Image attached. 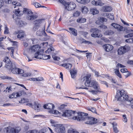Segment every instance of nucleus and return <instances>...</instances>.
Segmentation results:
<instances>
[{
    "label": "nucleus",
    "mask_w": 133,
    "mask_h": 133,
    "mask_svg": "<svg viewBox=\"0 0 133 133\" xmlns=\"http://www.w3.org/2000/svg\"><path fill=\"white\" fill-rule=\"evenodd\" d=\"M88 114L84 112H79L78 113V116H75L73 117L74 119H77L79 121H85V123L87 124H92L96 123L97 120L93 117H87Z\"/></svg>",
    "instance_id": "1"
},
{
    "label": "nucleus",
    "mask_w": 133,
    "mask_h": 133,
    "mask_svg": "<svg viewBox=\"0 0 133 133\" xmlns=\"http://www.w3.org/2000/svg\"><path fill=\"white\" fill-rule=\"evenodd\" d=\"M82 82H84L85 86L92 87L94 89H96L97 91L101 92V90L98 83L94 81H91L90 75H88L84 77L82 79Z\"/></svg>",
    "instance_id": "2"
},
{
    "label": "nucleus",
    "mask_w": 133,
    "mask_h": 133,
    "mask_svg": "<svg viewBox=\"0 0 133 133\" xmlns=\"http://www.w3.org/2000/svg\"><path fill=\"white\" fill-rule=\"evenodd\" d=\"M115 98L118 101H123L128 100V96L126 94L124 90H118L117 91Z\"/></svg>",
    "instance_id": "3"
},
{
    "label": "nucleus",
    "mask_w": 133,
    "mask_h": 133,
    "mask_svg": "<svg viewBox=\"0 0 133 133\" xmlns=\"http://www.w3.org/2000/svg\"><path fill=\"white\" fill-rule=\"evenodd\" d=\"M58 2L64 5L65 9L68 11L74 10L76 7L75 3L73 2H66L64 0H57Z\"/></svg>",
    "instance_id": "4"
},
{
    "label": "nucleus",
    "mask_w": 133,
    "mask_h": 133,
    "mask_svg": "<svg viewBox=\"0 0 133 133\" xmlns=\"http://www.w3.org/2000/svg\"><path fill=\"white\" fill-rule=\"evenodd\" d=\"M23 13L27 14L26 19L29 20H33L37 17V16L33 14V12L30 10L24 8L23 11Z\"/></svg>",
    "instance_id": "5"
},
{
    "label": "nucleus",
    "mask_w": 133,
    "mask_h": 133,
    "mask_svg": "<svg viewBox=\"0 0 133 133\" xmlns=\"http://www.w3.org/2000/svg\"><path fill=\"white\" fill-rule=\"evenodd\" d=\"M44 50L41 49L37 53H35V58H36L42 59H48L50 58L49 55H43Z\"/></svg>",
    "instance_id": "6"
},
{
    "label": "nucleus",
    "mask_w": 133,
    "mask_h": 133,
    "mask_svg": "<svg viewBox=\"0 0 133 133\" xmlns=\"http://www.w3.org/2000/svg\"><path fill=\"white\" fill-rule=\"evenodd\" d=\"M8 69H11L12 72L14 74H22L24 73L23 70L16 67L15 64L13 63Z\"/></svg>",
    "instance_id": "7"
},
{
    "label": "nucleus",
    "mask_w": 133,
    "mask_h": 133,
    "mask_svg": "<svg viewBox=\"0 0 133 133\" xmlns=\"http://www.w3.org/2000/svg\"><path fill=\"white\" fill-rule=\"evenodd\" d=\"M19 127H17L15 128L10 127L5 128L4 129V131L8 133H18L21 130Z\"/></svg>",
    "instance_id": "8"
},
{
    "label": "nucleus",
    "mask_w": 133,
    "mask_h": 133,
    "mask_svg": "<svg viewBox=\"0 0 133 133\" xmlns=\"http://www.w3.org/2000/svg\"><path fill=\"white\" fill-rule=\"evenodd\" d=\"M130 49V47L128 45H125L121 46L118 50V54L121 55L129 51Z\"/></svg>",
    "instance_id": "9"
},
{
    "label": "nucleus",
    "mask_w": 133,
    "mask_h": 133,
    "mask_svg": "<svg viewBox=\"0 0 133 133\" xmlns=\"http://www.w3.org/2000/svg\"><path fill=\"white\" fill-rule=\"evenodd\" d=\"M90 32L92 33L91 34V36L93 37H101L102 36L100 31L97 29H91Z\"/></svg>",
    "instance_id": "10"
},
{
    "label": "nucleus",
    "mask_w": 133,
    "mask_h": 133,
    "mask_svg": "<svg viewBox=\"0 0 133 133\" xmlns=\"http://www.w3.org/2000/svg\"><path fill=\"white\" fill-rule=\"evenodd\" d=\"M52 126L57 127L55 129V131L58 133H64L65 131V128L62 124H53Z\"/></svg>",
    "instance_id": "11"
},
{
    "label": "nucleus",
    "mask_w": 133,
    "mask_h": 133,
    "mask_svg": "<svg viewBox=\"0 0 133 133\" xmlns=\"http://www.w3.org/2000/svg\"><path fill=\"white\" fill-rule=\"evenodd\" d=\"M3 61L5 63V67L7 68H10V67L13 63L10 61V59L7 57H5Z\"/></svg>",
    "instance_id": "12"
},
{
    "label": "nucleus",
    "mask_w": 133,
    "mask_h": 133,
    "mask_svg": "<svg viewBox=\"0 0 133 133\" xmlns=\"http://www.w3.org/2000/svg\"><path fill=\"white\" fill-rule=\"evenodd\" d=\"M34 109L35 110L37 111H39L41 110L42 107L41 105L37 102H35L34 103Z\"/></svg>",
    "instance_id": "13"
},
{
    "label": "nucleus",
    "mask_w": 133,
    "mask_h": 133,
    "mask_svg": "<svg viewBox=\"0 0 133 133\" xmlns=\"http://www.w3.org/2000/svg\"><path fill=\"white\" fill-rule=\"evenodd\" d=\"M111 25L115 29H117L118 31H123V27L115 23H112L111 24Z\"/></svg>",
    "instance_id": "14"
},
{
    "label": "nucleus",
    "mask_w": 133,
    "mask_h": 133,
    "mask_svg": "<svg viewBox=\"0 0 133 133\" xmlns=\"http://www.w3.org/2000/svg\"><path fill=\"white\" fill-rule=\"evenodd\" d=\"M73 111L70 110H66L63 112L62 115L63 116L69 117L72 115L73 114Z\"/></svg>",
    "instance_id": "15"
},
{
    "label": "nucleus",
    "mask_w": 133,
    "mask_h": 133,
    "mask_svg": "<svg viewBox=\"0 0 133 133\" xmlns=\"http://www.w3.org/2000/svg\"><path fill=\"white\" fill-rule=\"evenodd\" d=\"M103 47L104 49L107 52L113 49V46L109 44L104 45L103 46Z\"/></svg>",
    "instance_id": "16"
},
{
    "label": "nucleus",
    "mask_w": 133,
    "mask_h": 133,
    "mask_svg": "<svg viewBox=\"0 0 133 133\" xmlns=\"http://www.w3.org/2000/svg\"><path fill=\"white\" fill-rule=\"evenodd\" d=\"M41 47L38 45H34L32 46L30 48V50H31V51L32 52H34L36 51H38L36 53L40 50H39L40 49Z\"/></svg>",
    "instance_id": "17"
},
{
    "label": "nucleus",
    "mask_w": 133,
    "mask_h": 133,
    "mask_svg": "<svg viewBox=\"0 0 133 133\" xmlns=\"http://www.w3.org/2000/svg\"><path fill=\"white\" fill-rule=\"evenodd\" d=\"M77 70L76 69L74 68L70 70V73L71 77L72 78H75L77 75Z\"/></svg>",
    "instance_id": "18"
},
{
    "label": "nucleus",
    "mask_w": 133,
    "mask_h": 133,
    "mask_svg": "<svg viewBox=\"0 0 133 133\" xmlns=\"http://www.w3.org/2000/svg\"><path fill=\"white\" fill-rule=\"evenodd\" d=\"M43 107L45 109H53L54 107H55V106L52 104L49 103L47 104H46L44 105L43 106Z\"/></svg>",
    "instance_id": "19"
},
{
    "label": "nucleus",
    "mask_w": 133,
    "mask_h": 133,
    "mask_svg": "<svg viewBox=\"0 0 133 133\" xmlns=\"http://www.w3.org/2000/svg\"><path fill=\"white\" fill-rule=\"evenodd\" d=\"M69 30L70 31V33L73 35L76 36L77 35V31L75 29L71 28H69Z\"/></svg>",
    "instance_id": "20"
},
{
    "label": "nucleus",
    "mask_w": 133,
    "mask_h": 133,
    "mask_svg": "<svg viewBox=\"0 0 133 133\" xmlns=\"http://www.w3.org/2000/svg\"><path fill=\"white\" fill-rule=\"evenodd\" d=\"M62 66L68 69H70L72 66L71 64L69 63H66L62 64Z\"/></svg>",
    "instance_id": "21"
},
{
    "label": "nucleus",
    "mask_w": 133,
    "mask_h": 133,
    "mask_svg": "<svg viewBox=\"0 0 133 133\" xmlns=\"http://www.w3.org/2000/svg\"><path fill=\"white\" fill-rule=\"evenodd\" d=\"M19 34L17 36L18 38H22L25 36L24 31H20L19 32Z\"/></svg>",
    "instance_id": "22"
},
{
    "label": "nucleus",
    "mask_w": 133,
    "mask_h": 133,
    "mask_svg": "<svg viewBox=\"0 0 133 133\" xmlns=\"http://www.w3.org/2000/svg\"><path fill=\"white\" fill-rule=\"evenodd\" d=\"M90 11L94 15L98 14L99 13V11L96 8H92L90 9Z\"/></svg>",
    "instance_id": "23"
},
{
    "label": "nucleus",
    "mask_w": 133,
    "mask_h": 133,
    "mask_svg": "<svg viewBox=\"0 0 133 133\" xmlns=\"http://www.w3.org/2000/svg\"><path fill=\"white\" fill-rule=\"evenodd\" d=\"M54 52V49L53 47L48 48L45 51L46 53H50V54H52Z\"/></svg>",
    "instance_id": "24"
},
{
    "label": "nucleus",
    "mask_w": 133,
    "mask_h": 133,
    "mask_svg": "<svg viewBox=\"0 0 133 133\" xmlns=\"http://www.w3.org/2000/svg\"><path fill=\"white\" fill-rule=\"evenodd\" d=\"M115 73V74L119 77L120 78H122V76L119 71V69H115L114 70Z\"/></svg>",
    "instance_id": "25"
},
{
    "label": "nucleus",
    "mask_w": 133,
    "mask_h": 133,
    "mask_svg": "<svg viewBox=\"0 0 133 133\" xmlns=\"http://www.w3.org/2000/svg\"><path fill=\"white\" fill-rule=\"evenodd\" d=\"M86 19L84 18H79L77 20V22L79 23H84L86 22Z\"/></svg>",
    "instance_id": "26"
},
{
    "label": "nucleus",
    "mask_w": 133,
    "mask_h": 133,
    "mask_svg": "<svg viewBox=\"0 0 133 133\" xmlns=\"http://www.w3.org/2000/svg\"><path fill=\"white\" fill-rule=\"evenodd\" d=\"M117 124L116 123H114L113 124V131L114 133H118L119 131L118 130L116 126L117 125Z\"/></svg>",
    "instance_id": "27"
},
{
    "label": "nucleus",
    "mask_w": 133,
    "mask_h": 133,
    "mask_svg": "<svg viewBox=\"0 0 133 133\" xmlns=\"http://www.w3.org/2000/svg\"><path fill=\"white\" fill-rule=\"evenodd\" d=\"M82 11L83 14H86L88 11V9L86 6L82 7Z\"/></svg>",
    "instance_id": "28"
},
{
    "label": "nucleus",
    "mask_w": 133,
    "mask_h": 133,
    "mask_svg": "<svg viewBox=\"0 0 133 133\" xmlns=\"http://www.w3.org/2000/svg\"><path fill=\"white\" fill-rule=\"evenodd\" d=\"M114 34V32L111 30H107L105 31L104 34L106 35H112Z\"/></svg>",
    "instance_id": "29"
},
{
    "label": "nucleus",
    "mask_w": 133,
    "mask_h": 133,
    "mask_svg": "<svg viewBox=\"0 0 133 133\" xmlns=\"http://www.w3.org/2000/svg\"><path fill=\"white\" fill-rule=\"evenodd\" d=\"M106 16L107 17L109 18L111 20H113L114 19V16L113 14H106Z\"/></svg>",
    "instance_id": "30"
},
{
    "label": "nucleus",
    "mask_w": 133,
    "mask_h": 133,
    "mask_svg": "<svg viewBox=\"0 0 133 133\" xmlns=\"http://www.w3.org/2000/svg\"><path fill=\"white\" fill-rule=\"evenodd\" d=\"M87 109L89 111H91L92 112L96 113V109L94 108L89 107H88Z\"/></svg>",
    "instance_id": "31"
},
{
    "label": "nucleus",
    "mask_w": 133,
    "mask_h": 133,
    "mask_svg": "<svg viewBox=\"0 0 133 133\" xmlns=\"http://www.w3.org/2000/svg\"><path fill=\"white\" fill-rule=\"evenodd\" d=\"M68 133H78V132L72 128L69 129L68 130Z\"/></svg>",
    "instance_id": "32"
},
{
    "label": "nucleus",
    "mask_w": 133,
    "mask_h": 133,
    "mask_svg": "<svg viewBox=\"0 0 133 133\" xmlns=\"http://www.w3.org/2000/svg\"><path fill=\"white\" fill-rule=\"evenodd\" d=\"M52 55V57L54 60L59 61L60 59L59 57L55 55L54 54H53Z\"/></svg>",
    "instance_id": "33"
},
{
    "label": "nucleus",
    "mask_w": 133,
    "mask_h": 133,
    "mask_svg": "<svg viewBox=\"0 0 133 133\" xmlns=\"http://www.w3.org/2000/svg\"><path fill=\"white\" fill-rule=\"evenodd\" d=\"M50 112L52 114H56L57 116H60L61 115V113H60V112L56 110L50 111Z\"/></svg>",
    "instance_id": "34"
},
{
    "label": "nucleus",
    "mask_w": 133,
    "mask_h": 133,
    "mask_svg": "<svg viewBox=\"0 0 133 133\" xmlns=\"http://www.w3.org/2000/svg\"><path fill=\"white\" fill-rule=\"evenodd\" d=\"M43 30H41L40 29L37 31L36 32V35L38 36H42L43 35Z\"/></svg>",
    "instance_id": "35"
},
{
    "label": "nucleus",
    "mask_w": 133,
    "mask_h": 133,
    "mask_svg": "<svg viewBox=\"0 0 133 133\" xmlns=\"http://www.w3.org/2000/svg\"><path fill=\"white\" fill-rule=\"evenodd\" d=\"M29 102V99H28L23 98L22 99L21 101H19V103H24L25 102Z\"/></svg>",
    "instance_id": "36"
},
{
    "label": "nucleus",
    "mask_w": 133,
    "mask_h": 133,
    "mask_svg": "<svg viewBox=\"0 0 133 133\" xmlns=\"http://www.w3.org/2000/svg\"><path fill=\"white\" fill-rule=\"evenodd\" d=\"M112 9V8L110 6H106L105 11V12H109L111 11Z\"/></svg>",
    "instance_id": "37"
},
{
    "label": "nucleus",
    "mask_w": 133,
    "mask_h": 133,
    "mask_svg": "<svg viewBox=\"0 0 133 133\" xmlns=\"http://www.w3.org/2000/svg\"><path fill=\"white\" fill-rule=\"evenodd\" d=\"M47 130V129L46 128H44L43 129H41L38 132V133H45Z\"/></svg>",
    "instance_id": "38"
},
{
    "label": "nucleus",
    "mask_w": 133,
    "mask_h": 133,
    "mask_svg": "<svg viewBox=\"0 0 133 133\" xmlns=\"http://www.w3.org/2000/svg\"><path fill=\"white\" fill-rule=\"evenodd\" d=\"M38 131V130H29L26 132V133H36Z\"/></svg>",
    "instance_id": "39"
},
{
    "label": "nucleus",
    "mask_w": 133,
    "mask_h": 133,
    "mask_svg": "<svg viewBox=\"0 0 133 133\" xmlns=\"http://www.w3.org/2000/svg\"><path fill=\"white\" fill-rule=\"evenodd\" d=\"M76 1L78 2L83 4L87 3L85 0H76Z\"/></svg>",
    "instance_id": "40"
},
{
    "label": "nucleus",
    "mask_w": 133,
    "mask_h": 133,
    "mask_svg": "<svg viewBox=\"0 0 133 133\" xmlns=\"http://www.w3.org/2000/svg\"><path fill=\"white\" fill-rule=\"evenodd\" d=\"M5 30L4 32V34H8L9 33V29L6 25H5Z\"/></svg>",
    "instance_id": "41"
},
{
    "label": "nucleus",
    "mask_w": 133,
    "mask_h": 133,
    "mask_svg": "<svg viewBox=\"0 0 133 133\" xmlns=\"http://www.w3.org/2000/svg\"><path fill=\"white\" fill-rule=\"evenodd\" d=\"M33 4L36 8H39L41 6V4L38 3H34Z\"/></svg>",
    "instance_id": "42"
},
{
    "label": "nucleus",
    "mask_w": 133,
    "mask_h": 133,
    "mask_svg": "<svg viewBox=\"0 0 133 133\" xmlns=\"http://www.w3.org/2000/svg\"><path fill=\"white\" fill-rule=\"evenodd\" d=\"M80 14V12L79 11H76L75 13L73 14V16L75 17H78L79 16Z\"/></svg>",
    "instance_id": "43"
},
{
    "label": "nucleus",
    "mask_w": 133,
    "mask_h": 133,
    "mask_svg": "<svg viewBox=\"0 0 133 133\" xmlns=\"http://www.w3.org/2000/svg\"><path fill=\"white\" fill-rule=\"evenodd\" d=\"M97 5L102 6L104 5V3L102 2L100 0H97Z\"/></svg>",
    "instance_id": "44"
},
{
    "label": "nucleus",
    "mask_w": 133,
    "mask_h": 133,
    "mask_svg": "<svg viewBox=\"0 0 133 133\" xmlns=\"http://www.w3.org/2000/svg\"><path fill=\"white\" fill-rule=\"evenodd\" d=\"M13 94H15L14 95V97L15 98H17L20 96L21 95V94H19V93L17 92H15L13 93Z\"/></svg>",
    "instance_id": "45"
},
{
    "label": "nucleus",
    "mask_w": 133,
    "mask_h": 133,
    "mask_svg": "<svg viewBox=\"0 0 133 133\" xmlns=\"http://www.w3.org/2000/svg\"><path fill=\"white\" fill-rule=\"evenodd\" d=\"M123 30L127 33H130V29H128L127 27H123Z\"/></svg>",
    "instance_id": "46"
},
{
    "label": "nucleus",
    "mask_w": 133,
    "mask_h": 133,
    "mask_svg": "<svg viewBox=\"0 0 133 133\" xmlns=\"http://www.w3.org/2000/svg\"><path fill=\"white\" fill-rule=\"evenodd\" d=\"M126 42L128 43H131L133 42V40H132L131 38L126 39L125 41Z\"/></svg>",
    "instance_id": "47"
},
{
    "label": "nucleus",
    "mask_w": 133,
    "mask_h": 133,
    "mask_svg": "<svg viewBox=\"0 0 133 133\" xmlns=\"http://www.w3.org/2000/svg\"><path fill=\"white\" fill-rule=\"evenodd\" d=\"M120 71L122 72L125 73L128 72L127 69L126 68H122L121 69Z\"/></svg>",
    "instance_id": "48"
},
{
    "label": "nucleus",
    "mask_w": 133,
    "mask_h": 133,
    "mask_svg": "<svg viewBox=\"0 0 133 133\" xmlns=\"http://www.w3.org/2000/svg\"><path fill=\"white\" fill-rule=\"evenodd\" d=\"M39 26L38 25L35 24V26L33 28V30L34 31H36L39 28Z\"/></svg>",
    "instance_id": "49"
},
{
    "label": "nucleus",
    "mask_w": 133,
    "mask_h": 133,
    "mask_svg": "<svg viewBox=\"0 0 133 133\" xmlns=\"http://www.w3.org/2000/svg\"><path fill=\"white\" fill-rule=\"evenodd\" d=\"M11 88L10 87H9L8 88L7 87V88L5 90H4V92L5 91H6V92H8L9 93L10 92V91H11Z\"/></svg>",
    "instance_id": "50"
},
{
    "label": "nucleus",
    "mask_w": 133,
    "mask_h": 133,
    "mask_svg": "<svg viewBox=\"0 0 133 133\" xmlns=\"http://www.w3.org/2000/svg\"><path fill=\"white\" fill-rule=\"evenodd\" d=\"M89 91L91 92L92 94L94 95H96L97 94L98 92L97 91V90L96 91L95 90H92V91Z\"/></svg>",
    "instance_id": "51"
},
{
    "label": "nucleus",
    "mask_w": 133,
    "mask_h": 133,
    "mask_svg": "<svg viewBox=\"0 0 133 133\" xmlns=\"http://www.w3.org/2000/svg\"><path fill=\"white\" fill-rule=\"evenodd\" d=\"M100 22H106L107 21V19L104 17H101L99 19Z\"/></svg>",
    "instance_id": "52"
},
{
    "label": "nucleus",
    "mask_w": 133,
    "mask_h": 133,
    "mask_svg": "<svg viewBox=\"0 0 133 133\" xmlns=\"http://www.w3.org/2000/svg\"><path fill=\"white\" fill-rule=\"evenodd\" d=\"M101 84L105 85L107 87L108 86V83L105 81H102L101 82Z\"/></svg>",
    "instance_id": "53"
},
{
    "label": "nucleus",
    "mask_w": 133,
    "mask_h": 133,
    "mask_svg": "<svg viewBox=\"0 0 133 133\" xmlns=\"http://www.w3.org/2000/svg\"><path fill=\"white\" fill-rule=\"evenodd\" d=\"M123 118L124 119L123 120V121L124 122H127V117H126V116L125 115H123Z\"/></svg>",
    "instance_id": "54"
},
{
    "label": "nucleus",
    "mask_w": 133,
    "mask_h": 133,
    "mask_svg": "<svg viewBox=\"0 0 133 133\" xmlns=\"http://www.w3.org/2000/svg\"><path fill=\"white\" fill-rule=\"evenodd\" d=\"M97 1H96L95 0H93L91 2V3L94 5H97Z\"/></svg>",
    "instance_id": "55"
},
{
    "label": "nucleus",
    "mask_w": 133,
    "mask_h": 133,
    "mask_svg": "<svg viewBox=\"0 0 133 133\" xmlns=\"http://www.w3.org/2000/svg\"><path fill=\"white\" fill-rule=\"evenodd\" d=\"M43 79V78L42 77H39L36 78L37 81H41Z\"/></svg>",
    "instance_id": "56"
},
{
    "label": "nucleus",
    "mask_w": 133,
    "mask_h": 133,
    "mask_svg": "<svg viewBox=\"0 0 133 133\" xmlns=\"http://www.w3.org/2000/svg\"><path fill=\"white\" fill-rule=\"evenodd\" d=\"M116 67H120V68H124L125 67V66L120 63H118Z\"/></svg>",
    "instance_id": "57"
},
{
    "label": "nucleus",
    "mask_w": 133,
    "mask_h": 133,
    "mask_svg": "<svg viewBox=\"0 0 133 133\" xmlns=\"http://www.w3.org/2000/svg\"><path fill=\"white\" fill-rule=\"evenodd\" d=\"M82 43H84L85 44H89L91 43L90 42H89V41H86L85 40H84L82 42Z\"/></svg>",
    "instance_id": "58"
},
{
    "label": "nucleus",
    "mask_w": 133,
    "mask_h": 133,
    "mask_svg": "<svg viewBox=\"0 0 133 133\" xmlns=\"http://www.w3.org/2000/svg\"><path fill=\"white\" fill-rule=\"evenodd\" d=\"M129 101L130 103L131 107L133 109V99H132L131 100H130Z\"/></svg>",
    "instance_id": "59"
},
{
    "label": "nucleus",
    "mask_w": 133,
    "mask_h": 133,
    "mask_svg": "<svg viewBox=\"0 0 133 133\" xmlns=\"http://www.w3.org/2000/svg\"><path fill=\"white\" fill-rule=\"evenodd\" d=\"M4 3L3 0H0V8L3 5Z\"/></svg>",
    "instance_id": "60"
},
{
    "label": "nucleus",
    "mask_w": 133,
    "mask_h": 133,
    "mask_svg": "<svg viewBox=\"0 0 133 133\" xmlns=\"http://www.w3.org/2000/svg\"><path fill=\"white\" fill-rule=\"evenodd\" d=\"M76 89H85L87 90L88 89L86 87H83V86L81 87H76Z\"/></svg>",
    "instance_id": "61"
},
{
    "label": "nucleus",
    "mask_w": 133,
    "mask_h": 133,
    "mask_svg": "<svg viewBox=\"0 0 133 133\" xmlns=\"http://www.w3.org/2000/svg\"><path fill=\"white\" fill-rule=\"evenodd\" d=\"M50 24H49V25H48V26L47 29L46 31L49 33H50L52 34H53V33H52V32L50 31L49 30V27L50 26Z\"/></svg>",
    "instance_id": "62"
},
{
    "label": "nucleus",
    "mask_w": 133,
    "mask_h": 133,
    "mask_svg": "<svg viewBox=\"0 0 133 133\" xmlns=\"http://www.w3.org/2000/svg\"><path fill=\"white\" fill-rule=\"evenodd\" d=\"M30 81H37L36 78H30L29 79Z\"/></svg>",
    "instance_id": "63"
},
{
    "label": "nucleus",
    "mask_w": 133,
    "mask_h": 133,
    "mask_svg": "<svg viewBox=\"0 0 133 133\" xmlns=\"http://www.w3.org/2000/svg\"><path fill=\"white\" fill-rule=\"evenodd\" d=\"M3 79H11L10 77H9L7 76L3 77Z\"/></svg>",
    "instance_id": "64"
}]
</instances>
